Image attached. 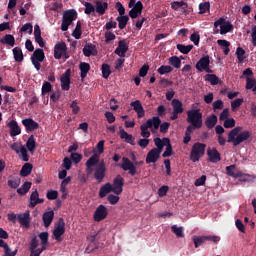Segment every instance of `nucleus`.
<instances>
[{
	"label": "nucleus",
	"instance_id": "obj_36",
	"mask_svg": "<svg viewBox=\"0 0 256 256\" xmlns=\"http://www.w3.org/2000/svg\"><path fill=\"white\" fill-rule=\"evenodd\" d=\"M172 107H173V111H175L176 113L181 114L184 111L183 102H181V100H179V99L172 100Z\"/></svg>",
	"mask_w": 256,
	"mask_h": 256
},
{
	"label": "nucleus",
	"instance_id": "obj_18",
	"mask_svg": "<svg viewBox=\"0 0 256 256\" xmlns=\"http://www.w3.org/2000/svg\"><path fill=\"white\" fill-rule=\"evenodd\" d=\"M141 13H143V2L138 1L136 2L135 6L129 11V17H131V19H137V17H139Z\"/></svg>",
	"mask_w": 256,
	"mask_h": 256
},
{
	"label": "nucleus",
	"instance_id": "obj_30",
	"mask_svg": "<svg viewBox=\"0 0 256 256\" xmlns=\"http://www.w3.org/2000/svg\"><path fill=\"white\" fill-rule=\"evenodd\" d=\"M26 147L30 153H35V150L37 149V142L35 141L34 135L29 136L26 142Z\"/></svg>",
	"mask_w": 256,
	"mask_h": 256
},
{
	"label": "nucleus",
	"instance_id": "obj_26",
	"mask_svg": "<svg viewBox=\"0 0 256 256\" xmlns=\"http://www.w3.org/2000/svg\"><path fill=\"white\" fill-rule=\"evenodd\" d=\"M109 9V3L102 2V1H96L95 2V11L96 13H99L100 15H105V12Z\"/></svg>",
	"mask_w": 256,
	"mask_h": 256
},
{
	"label": "nucleus",
	"instance_id": "obj_38",
	"mask_svg": "<svg viewBox=\"0 0 256 256\" xmlns=\"http://www.w3.org/2000/svg\"><path fill=\"white\" fill-rule=\"evenodd\" d=\"M226 173L229 175V177H234V179H237L238 177H241L243 173L241 172H235V165H230L226 167Z\"/></svg>",
	"mask_w": 256,
	"mask_h": 256
},
{
	"label": "nucleus",
	"instance_id": "obj_8",
	"mask_svg": "<svg viewBox=\"0 0 256 256\" xmlns=\"http://www.w3.org/2000/svg\"><path fill=\"white\" fill-rule=\"evenodd\" d=\"M65 235V220L63 218H59L57 223L54 226L53 236L56 241H63L61 237Z\"/></svg>",
	"mask_w": 256,
	"mask_h": 256
},
{
	"label": "nucleus",
	"instance_id": "obj_60",
	"mask_svg": "<svg viewBox=\"0 0 256 256\" xmlns=\"http://www.w3.org/2000/svg\"><path fill=\"white\" fill-rule=\"evenodd\" d=\"M190 41H192V43H194V45L198 46L199 45V41H201V36L199 35V33L194 32L190 36Z\"/></svg>",
	"mask_w": 256,
	"mask_h": 256
},
{
	"label": "nucleus",
	"instance_id": "obj_15",
	"mask_svg": "<svg viewBox=\"0 0 256 256\" xmlns=\"http://www.w3.org/2000/svg\"><path fill=\"white\" fill-rule=\"evenodd\" d=\"M17 219H18L20 225H22V227L29 229V227L31 225V213L29 211H26L22 214H18Z\"/></svg>",
	"mask_w": 256,
	"mask_h": 256
},
{
	"label": "nucleus",
	"instance_id": "obj_7",
	"mask_svg": "<svg viewBox=\"0 0 256 256\" xmlns=\"http://www.w3.org/2000/svg\"><path fill=\"white\" fill-rule=\"evenodd\" d=\"M30 60L36 71H41V63L45 61V51L37 48L31 55Z\"/></svg>",
	"mask_w": 256,
	"mask_h": 256
},
{
	"label": "nucleus",
	"instance_id": "obj_59",
	"mask_svg": "<svg viewBox=\"0 0 256 256\" xmlns=\"http://www.w3.org/2000/svg\"><path fill=\"white\" fill-rule=\"evenodd\" d=\"M51 89H53V86H51V83L44 82L42 85V95H47V93L51 92Z\"/></svg>",
	"mask_w": 256,
	"mask_h": 256
},
{
	"label": "nucleus",
	"instance_id": "obj_2",
	"mask_svg": "<svg viewBox=\"0 0 256 256\" xmlns=\"http://www.w3.org/2000/svg\"><path fill=\"white\" fill-rule=\"evenodd\" d=\"M159 125H161V118H159V116H154L148 119L146 123L140 126L141 137L144 139H149L151 137V132H149V129H151L152 133H155V131L159 129Z\"/></svg>",
	"mask_w": 256,
	"mask_h": 256
},
{
	"label": "nucleus",
	"instance_id": "obj_35",
	"mask_svg": "<svg viewBox=\"0 0 256 256\" xmlns=\"http://www.w3.org/2000/svg\"><path fill=\"white\" fill-rule=\"evenodd\" d=\"M176 48L178 49V51H180V53H182L183 55H189V53H191V51L193 50V45L189 44L187 46L183 45V44H177Z\"/></svg>",
	"mask_w": 256,
	"mask_h": 256
},
{
	"label": "nucleus",
	"instance_id": "obj_47",
	"mask_svg": "<svg viewBox=\"0 0 256 256\" xmlns=\"http://www.w3.org/2000/svg\"><path fill=\"white\" fill-rule=\"evenodd\" d=\"M102 77L104 79H109V75H111V66L109 64H102Z\"/></svg>",
	"mask_w": 256,
	"mask_h": 256
},
{
	"label": "nucleus",
	"instance_id": "obj_58",
	"mask_svg": "<svg viewBox=\"0 0 256 256\" xmlns=\"http://www.w3.org/2000/svg\"><path fill=\"white\" fill-rule=\"evenodd\" d=\"M21 33H33V25L31 23H26L24 24L21 29H20Z\"/></svg>",
	"mask_w": 256,
	"mask_h": 256
},
{
	"label": "nucleus",
	"instance_id": "obj_62",
	"mask_svg": "<svg viewBox=\"0 0 256 256\" xmlns=\"http://www.w3.org/2000/svg\"><path fill=\"white\" fill-rule=\"evenodd\" d=\"M226 23L227 21L225 20V18H219L214 22V27L215 29H219V28L222 29Z\"/></svg>",
	"mask_w": 256,
	"mask_h": 256
},
{
	"label": "nucleus",
	"instance_id": "obj_37",
	"mask_svg": "<svg viewBox=\"0 0 256 256\" xmlns=\"http://www.w3.org/2000/svg\"><path fill=\"white\" fill-rule=\"evenodd\" d=\"M116 21L118 22L119 29L123 30L125 27H127V23H129V16H118Z\"/></svg>",
	"mask_w": 256,
	"mask_h": 256
},
{
	"label": "nucleus",
	"instance_id": "obj_52",
	"mask_svg": "<svg viewBox=\"0 0 256 256\" xmlns=\"http://www.w3.org/2000/svg\"><path fill=\"white\" fill-rule=\"evenodd\" d=\"M85 10L84 13L86 15H91L92 13H95V6L91 4V2H85L84 4Z\"/></svg>",
	"mask_w": 256,
	"mask_h": 256
},
{
	"label": "nucleus",
	"instance_id": "obj_55",
	"mask_svg": "<svg viewBox=\"0 0 256 256\" xmlns=\"http://www.w3.org/2000/svg\"><path fill=\"white\" fill-rule=\"evenodd\" d=\"M46 197L50 201H55V199H57V197H59V192H57V190H50L47 192Z\"/></svg>",
	"mask_w": 256,
	"mask_h": 256
},
{
	"label": "nucleus",
	"instance_id": "obj_33",
	"mask_svg": "<svg viewBox=\"0 0 256 256\" xmlns=\"http://www.w3.org/2000/svg\"><path fill=\"white\" fill-rule=\"evenodd\" d=\"M205 125H206L207 129H213V127H215V125H217V115L212 114V115L208 116L205 120Z\"/></svg>",
	"mask_w": 256,
	"mask_h": 256
},
{
	"label": "nucleus",
	"instance_id": "obj_53",
	"mask_svg": "<svg viewBox=\"0 0 256 256\" xmlns=\"http://www.w3.org/2000/svg\"><path fill=\"white\" fill-rule=\"evenodd\" d=\"M243 98H237L234 101L231 102V109L232 111H235V109H239L241 105H243Z\"/></svg>",
	"mask_w": 256,
	"mask_h": 256
},
{
	"label": "nucleus",
	"instance_id": "obj_25",
	"mask_svg": "<svg viewBox=\"0 0 256 256\" xmlns=\"http://www.w3.org/2000/svg\"><path fill=\"white\" fill-rule=\"evenodd\" d=\"M109 193H113V185L108 182L105 185H103L99 190L100 199L107 197V195H109Z\"/></svg>",
	"mask_w": 256,
	"mask_h": 256
},
{
	"label": "nucleus",
	"instance_id": "obj_21",
	"mask_svg": "<svg viewBox=\"0 0 256 256\" xmlns=\"http://www.w3.org/2000/svg\"><path fill=\"white\" fill-rule=\"evenodd\" d=\"M210 64H211V60L209 59V56H203L196 63V69L197 71L203 72L204 69H207V67H209Z\"/></svg>",
	"mask_w": 256,
	"mask_h": 256
},
{
	"label": "nucleus",
	"instance_id": "obj_50",
	"mask_svg": "<svg viewBox=\"0 0 256 256\" xmlns=\"http://www.w3.org/2000/svg\"><path fill=\"white\" fill-rule=\"evenodd\" d=\"M171 231L176 235V237H185V233H183V227H177V225H173L171 227Z\"/></svg>",
	"mask_w": 256,
	"mask_h": 256
},
{
	"label": "nucleus",
	"instance_id": "obj_32",
	"mask_svg": "<svg viewBox=\"0 0 256 256\" xmlns=\"http://www.w3.org/2000/svg\"><path fill=\"white\" fill-rule=\"evenodd\" d=\"M31 171H33V164L25 163L20 170V175L21 177H29Z\"/></svg>",
	"mask_w": 256,
	"mask_h": 256
},
{
	"label": "nucleus",
	"instance_id": "obj_34",
	"mask_svg": "<svg viewBox=\"0 0 256 256\" xmlns=\"http://www.w3.org/2000/svg\"><path fill=\"white\" fill-rule=\"evenodd\" d=\"M13 55H14V60L16 63H22L24 56H23V50L19 47L13 48Z\"/></svg>",
	"mask_w": 256,
	"mask_h": 256
},
{
	"label": "nucleus",
	"instance_id": "obj_63",
	"mask_svg": "<svg viewBox=\"0 0 256 256\" xmlns=\"http://www.w3.org/2000/svg\"><path fill=\"white\" fill-rule=\"evenodd\" d=\"M110 205H117V203H119V195H113V194H110L108 195L107 197Z\"/></svg>",
	"mask_w": 256,
	"mask_h": 256
},
{
	"label": "nucleus",
	"instance_id": "obj_24",
	"mask_svg": "<svg viewBox=\"0 0 256 256\" xmlns=\"http://www.w3.org/2000/svg\"><path fill=\"white\" fill-rule=\"evenodd\" d=\"M159 157L161 156L152 148L146 155L147 165L157 163V161H159Z\"/></svg>",
	"mask_w": 256,
	"mask_h": 256
},
{
	"label": "nucleus",
	"instance_id": "obj_19",
	"mask_svg": "<svg viewBox=\"0 0 256 256\" xmlns=\"http://www.w3.org/2000/svg\"><path fill=\"white\" fill-rule=\"evenodd\" d=\"M7 127L10 129L11 137H17V135H21V127L15 120L8 122Z\"/></svg>",
	"mask_w": 256,
	"mask_h": 256
},
{
	"label": "nucleus",
	"instance_id": "obj_14",
	"mask_svg": "<svg viewBox=\"0 0 256 256\" xmlns=\"http://www.w3.org/2000/svg\"><path fill=\"white\" fill-rule=\"evenodd\" d=\"M22 125L25 127L27 133H31V131H37V129H39V123L35 122L33 118L23 119Z\"/></svg>",
	"mask_w": 256,
	"mask_h": 256
},
{
	"label": "nucleus",
	"instance_id": "obj_11",
	"mask_svg": "<svg viewBox=\"0 0 256 256\" xmlns=\"http://www.w3.org/2000/svg\"><path fill=\"white\" fill-rule=\"evenodd\" d=\"M62 91L71 89V69H67L60 78Z\"/></svg>",
	"mask_w": 256,
	"mask_h": 256
},
{
	"label": "nucleus",
	"instance_id": "obj_16",
	"mask_svg": "<svg viewBox=\"0 0 256 256\" xmlns=\"http://www.w3.org/2000/svg\"><path fill=\"white\" fill-rule=\"evenodd\" d=\"M129 51V43L125 40H120L118 42V47L115 49L114 53L118 55V57H125V53Z\"/></svg>",
	"mask_w": 256,
	"mask_h": 256
},
{
	"label": "nucleus",
	"instance_id": "obj_61",
	"mask_svg": "<svg viewBox=\"0 0 256 256\" xmlns=\"http://www.w3.org/2000/svg\"><path fill=\"white\" fill-rule=\"evenodd\" d=\"M223 109V100H217L213 102V111L217 113V111H221Z\"/></svg>",
	"mask_w": 256,
	"mask_h": 256
},
{
	"label": "nucleus",
	"instance_id": "obj_49",
	"mask_svg": "<svg viewBox=\"0 0 256 256\" xmlns=\"http://www.w3.org/2000/svg\"><path fill=\"white\" fill-rule=\"evenodd\" d=\"M195 249H198V247H201L203 243H205V236H194L193 237Z\"/></svg>",
	"mask_w": 256,
	"mask_h": 256
},
{
	"label": "nucleus",
	"instance_id": "obj_54",
	"mask_svg": "<svg viewBox=\"0 0 256 256\" xmlns=\"http://www.w3.org/2000/svg\"><path fill=\"white\" fill-rule=\"evenodd\" d=\"M69 183H71V176L66 177L62 182H61V186H60V191L62 193H65L67 191V185H69Z\"/></svg>",
	"mask_w": 256,
	"mask_h": 256
},
{
	"label": "nucleus",
	"instance_id": "obj_45",
	"mask_svg": "<svg viewBox=\"0 0 256 256\" xmlns=\"http://www.w3.org/2000/svg\"><path fill=\"white\" fill-rule=\"evenodd\" d=\"M159 75H167V73L173 72V67L169 65H162L157 69Z\"/></svg>",
	"mask_w": 256,
	"mask_h": 256
},
{
	"label": "nucleus",
	"instance_id": "obj_40",
	"mask_svg": "<svg viewBox=\"0 0 256 256\" xmlns=\"http://www.w3.org/2000/svg\"><path fill=\"white\" fill-rule=\"evenodd\" d=\"M31 189V182H25L20 188L17 189L18 195H27Z\"/></svg>",
	"mask_w": 256,
	"mask_h": 256
},
{
	"label": "nucleus",
	"instance_id": "obj_17",
	"mask_svg": "<svg viewBox=\"0 0 256 256\" xmlns=\"http://www.w3.org/2000/svg\"><path fill=\"white\" fill-rule=\"evenodd\" d=\"M130 106H132L135 113H137L138 119H143V117H145V109L143 108V104H141L140 100L131 102Z\"/></svg>",
	"mask_w": 256,
	"mask_h": 256
},
{
	"label": "nucleus",
	"instance_id": "obj_31",
	"mask_svg": "<svg viewBox=\"0 0 256 256\" xmlns=\"http://www.w3.org/2000/svg\"><path fill=\"white\" fill-rule=\"evenodd\" d=\"M231 31H233V24L227 21V23H225L221 29H216L215 33H220V35H227V33H231Z\"/></svg>",
	"mask_w": 256,
	"mask_h": 256
},
{
	"label": "nucleus",
	"instance_id": "obj_10",
	"mask_svg": "<svg viewBox=\"0 0 256 256\" xmlns=\"http://www.w3.org/2000/svg\"><path fill=\"white\" fill-rule=\"evenodd\" d=\"M123 185H125V179L121 175H117L113 180L112 193L121 195L123 193Z\"/></svg>",
	"mask_w": 256,
	"mask_h": 256
},
{
	"label": "nucleus",
	"instance_id": "obj_23",
	"mask_svg": "<svg viewBox=\"0 0 256 256\" xmlns=\"http://www.w3.org/2000/svg\"><path fill=\"white\" fill-rule=\"evenodd\" d=\"M53 219H55V212L53 210L45 212L42 216L44 227H49L53 223Z\"/></svg>",
	"mask_w": 256,
	"mask_h": 256
},
{
	"label": "nucleus",
	"instance_id": "obj_51",
	"mask_svg": "<svg viewBox=\"0 0 256 256\" xmlns=\"http://www.w3.org/2000/svg\"><path fill=\"white\" fill-rule=\"evenodd\" d=\"M41 245H49V232H42L38 235Z\"/></svg>",
	"mask_w": 256,
	"mask_h": 256
},
{
	"label": "nucleus",
	"instance_id": "obj_44",
	"mask_svg": "<svg viewBox=\"0 0 256 256\" xmlns=\"http://www.w3.org/2000/svg\"><path fill=\"white\" fill-rule=\"evenodd\" d=\"M168 61L172 67H175V69H181V59H179V57L172 56L168 59Z\"/></svg>",
	"mask_w": 256,
	"mask_h": 256
},
{
	"label": "nucleus",
	"instance_id": "obj_13",
	"mask_svg": "<svg viewBox=\"0 0 256 256\" xmlns=\"http://www.w3.org/2000/svg\"><path fill=\"white\" fill-rule=\"evenodd\" d=\"M63 55H67V44L65 42H58L54 46V58L61 59Z\"/></svg>",
	"mask_w": 256,
	"mask_h": 256
},
{
	"label": "nucleus",
	"instance_id": "obj_6",
	"mask_svg": "<svg viewBox=\"0 0 256 256\" xmlns=\"http://www.w3.org/2000/svg\"><path fill=\"white\" fill-rule=\"evenodd\" d=\"M143 163V161H136L133 163L131 160H129V158L123 157L120 167L123 169V171H129L128 173L131 175V177H135V175H137V165H143Z\"/></svg>",
	"mask_w": 256,
	"mask_h": 256
},
{
	"label": "nucleus",
	"instance_id": "obj_3",
	"mask_svg": "<svg viewBox=\"0 0 256 256\" xmlns=\"http://www.w3.org/2000/svg\"><path fill=\"white\" fill-rule=\"evenodd\" d=\"M187 123L193 125L196 129H201L203 127V113L200 109H191L186 112Z\"/></svg>",
	"mask_w": 256,
	"mask_h": 256
},
{
	"label": "nucleus",
	"instance_id": "obj_12",
	"mask_svg": "<svg viewBox=\"0 0 256 256\" xmlns=\"http://www.w3.org/2000/svg\"><path fill=\"white\" fill-rule=\"evenodd\" d=\"M107 215H109V212L107 211V207L101 204L96 208L94 212V221H97L99 223L100 221H103V219H106Z\"/></svg>",
	"mask_w": 256,
	"mask_h": 256
},
{
	"label": "nucleus",
	"instance_id": "obj_43",
	"mask_svg": "<svg viewBox=\"0 0 256 256\" xmlns=\"http://www.w3.org/2000/svg\"><path fill=\"white\" fill-rule=\"evenodd\" d=\"M81 35H83L81 21H78L74 31L72 32V37H74V39H81Z\"/></svg>",
	"mask_w": 256,
	"mask_h": 256
},
{
	"label": "nucleus",
	"instance_id": "obj_22",
	"mask_svg": "<svg viewBox=\"0 0 256 256\" xmlns=\"http://www.w3.org/2000/svg\"><path fill=\"white\" fill-rule=\"evenodd\" d=\"M207 155L209 157L210 163H219V161H221V154L219 151H217L216 148L208 149Z\"/></svg>",
	"mask_w": 256,
	"mask_h": 256
},
{
	"label": "nucleus",
	"instance_id": "obj_28",
	"mask_svg": "<svg viewBox=\"0 0 256 256\" xmlns=\"http://www.w3.org/2000/svg\"><path fill=\"white\" fill-rule=\"evenodd\" d=\"M1 45H8L9 47H15V36L12 34H6L0 39Z\"/></svg>",
	"mask_w": 256,
	"mask_h": 256
},
{
	"label": "nucleus",
	"instance_id": "obj_4",
	"mask_svg": "<svg viewBox=\"0 0 256 256\" xmlns=\"http://www.w3.org/2000/svg\"><path fill=\"white\" fill-rule=\"evenodd\" d=\"M207 145L201 142H196L193 144L191 152H190V161L192 163H197L203 155H205V149Z\"/></svg>",
	"mask_w": 256,
	"mask_h": 256
},
{
	"label": "nucleus",
	"instance_id": "obj_41",
	"mask_svg": "<svg viewBox=\"0 0 256 256\" xmlns=\"http://www.w3.org/2000/svg\"><path fill=\"white\" fill-rule=\"evenodd\" d=\"M19 185H21V178L19 177H11L8 180V187H11V189H17Z\"/></svg>",
	"mask_w": 256,
	"mask_h": 256
},
{
	"label": "nucleus",
	"instance_id": "obj_29",
	"mask_svg": "<svg viewBox=\"0 0 256 256\" xmlns=\"http://www.w3.org/2000/svg\"><path fill=\"white\" fill-rule=\"evenodd\" d=\"M120 139H124L126 143H129L130 145H135V138L133 135L127 133L125 129H120Z\"/></svg>",
	"mask_w": 256,
	"mask_h": 256
},
{
	"label": "nucleus",
	"instance_id": "obj_56",
	"mask_svg": "<svg viewBox=\"0 0 256 256\" xmlns=\"http://www.w3.org/2000/svg\"><path fill=\"white\" fill-rule=\"evenodd\" d=\"M235 120L233 118H228L226 120H224V127L225 129H233V127H235Z\"/></svg>",
	"mask_w": 256,
	"mask_h": 256
},
{
	"label": "nucleus",
	"instance_id": "obj_48",
	"mask_svg": "<svg viewBox=\"0 0 256 256\" xmlns=\"http://www.w3.org/2000/svg\"><path fill=\"white\" fill-rule=\"evenodd\" d=\"M211 9V4L209 2H202L199 4V13L203 15Z\"/></svg>",
	"mask_w": 256,
	"mask_h": 256
},
{
	"label": "nucleus",
	"instance_id": "obj_42",
	"mask_svg": "<svg viewBox=\"0 0 256 256\" xmlns=\"http://www.w3.org/2000/svg\"><path fill=\"white\" fill-rule=\"evenodd\" d=\"M204 79L211 85H219V77H217L215 74H206Z\"/></svg>",
	"mask_w": 256,
	"mask_h": 256
},
{
	"label": "nucleus",
	"instance_id": "obj_27",
	"mask_svg": "<svg viewBox=\"0 0 256 256\" xmlns=\"http://www.w3.org/2000/svg\"><path fill=\"white\" fill-rule=\"evenodd\" d=\"M79 69H80L81 80L84 81L85 77H87V73L91 71V65H89V63H86V62H81L79 64Z\"/></svg>",
	"mask_w": 256,
	"mask_h": 256
},
{
	"label": "nucleus",
	"instance_id": "obj_46",
	"mask_svg": "<svg viewBox=\"0 0 256 256\" xmlns=\"http://www.w3.org/2000/svg\"><path fill=\"white\" fill-rule=\"evenodd\" d=\"M236 57L238 59V63H243V61H245V49L238 47L236 49Z\"/></svg>",
	"mask_w": 256,
	"mask_h": 256
},
{
	"label": "nucleus",
	"instance_id": "obj_57",
	"mask_svg": "<svg viewBox=\"0 0 256 256\" xmlns=\"http://www.w3.org/2000/svg\"><path fill=\"white\" fill-rule=\"evenodd\" d=\"M70 159H71V161H73V163H75L77 165L78 163H81V159H83V156L79 153L72 152Z\"/></svg>",
	"mask_w": 256,
	"mask_h": 256
},
{
	"label": "nucleus",
	"instance_id": "obj_9",
	"mask_svg": "<svg viewBox=\"0 0 256 256\" xmlns=\"http://www.w3.org/2000/svg\"><path fill=\"white\" fill-rule=\"evenodd\" d=\"M106 171L107 168L105 167V161L102 160L96 167V170L94 172V179H96L98 183H103Z\"/></svg>",
	"mask_w": 256,
	"mask_h": 256
},
{
	"label": "nucleus",
	"instance_id": "obj_5",
	"mask_svg": "<svg viewBox=\"0 0 256 256\" xmlns=\"http://www.w3.org/2000/svg\"><path fill=\"white\" fill-rule=\"evenodd\" d=\"M77 19V11L75 9L66 10L63 13L61 30L62 31H69V26L73 21Z\"/></svg>",
	"mask_w": 256,
	"mask_h": 256
},
{
	"label": "nucleus",
	"instance_id": "obj_1",
	"mask_svg": "<svg viewBox=\"0 0 256 256\" xmlns=\"http://www.w3.org/2000/svg\"><path fill=\"white\" fill-rule=\"evenodd\" d=\"M243 127L237 126L228 133L227 143H233L234 147L241 145L244 141H247L251 137V132L243 131ZM240 133V134H239Z\"/></svg>",
	"mask_w": 256,
	"mask_h": 256
},
{
	"label": "nucleus",
	"instance_id": "obj_20",
	"mask_svg": "<svg viewBox=\"0 0 256 256\" xmlns=\"http://www.w3.org/2000/svg\"><path fill=\"white\" fill-rule=\"evenodd\" d=\"M82 51L85 57H95L97 55V47L91 43H86Z\"/></svg>",
	"mask_w": 256,
	"mask_h": 256
},
{
	"label": "nucleus",
	"instance_id": "obj_64",
	"mask_svg": "<svg viewBox=\"0 0 256 256\" xmlns=\"http://www.w3.org/2000/svg\"><path fill=\"white\" fill-rule=\"evenodd\" d=\"M255 88V79H251L249 77L246 78V89H253Z\"/></svg>",
	"mask_w": 256,
	"mask_h": 256
},
{
	"label": "nucleus",
	"instance_id": "obj_39",
	"mask_svg": "<svg viewBox=\"0 0 256 256\" xmlns=\"http://www.w3.org/2000/svg\"><path fill=\"white\" fill-rule=\"evenodd\" d=\"M99 163V154H93L86 162V167L91 169V167H95Z\"/></svg>",
	"mask_w": 256,
	"mask_h": 256
}]
</instances>
